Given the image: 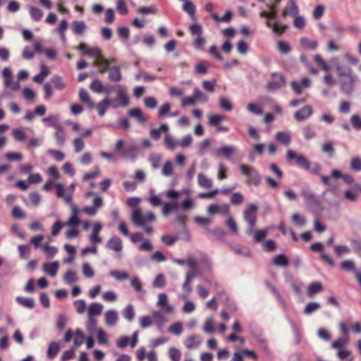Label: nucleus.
<instances>
[{
    "label": "nucleus",
    "instance_id": "7",
    "mask_svg": "<svg viewBox=\"0 0 361 361\" xmlns=\"http://www.w3.org/2000/svg\"><path fill=\"white\" fill-rule=\"evenodd\" d=\"M358 80L357 76L353 73L347 76L346 79H342L340 81L341 90L345 94H351L355 88L356 82Z\"/></svg>",
    "mask_w": 361,
    "mask_h": 361
},
{
    "label": "nucleus",
    "instance_id": "4",
    "mask_svg": "<svg viewBox=\"0 0 361 361\" xmlns=\"http://www.w3.org/2000/svg\"><path fill=\"white\" fill-rule=\"evenodd\" d=\"M189 30L194 37L192 44L195 49L202 50L206 44V39L203 37V28L200 24H192Z\"/></svg>",
    "mask_w": 361,
    "mask_h": 361
},
{
    "label": "nucleus",
    "instance_id": "15",
    "mask_svg": "<svg viewBox=\"0 0 361 361\" xmlns=\"http://www.w3.org/2000/svg\"><path fill=\"white\" fill-rule=\"evenodd\" d=\"M124 141L123 140H119L117 141L115 145V149L118 152H119L123 157H127L134 153L136 147L133 145L127 146L123 148Z\"/></svg>",
    "mask_w": 361,
    "mask_h": 361
},
{
    "label": "nucleus",
    "instance_id": "32",
    "mask_svg": "<svg viewBox=\"0 0 361 361\" xmlns=\"http://www.w3.org/2000/svg\"><path fill=\"white\" fill-rule=\"evenodd\" d=\"M79 98H80L81 102H82L84 103H86L87 104L88 107L90 109H94V103L90 99V97L89 96V94L87 93V92L85 89L81 88L80 90V91H79Z\"/></svg>",
    "mask_w": 361,
    "mask_h": 361
},
{
    "label": "nucleus",
    "instance_id": "24",
    "mask_svg": "<svg viewBox=\"0 0 361 361\" xmlns=\"http://www.w3.org/2000/svg\"><path fill=\"white\" fill-rule=\"evenodd\" d=\"M59 267L58 262H54L51 263H44L43 264L44 271L51 277L56 276Z\"/></svg>",
    "mask_w": 361,
    "mask_h": 361
},
{
    "label": "nucleus",
    "instance_id": "34",
    "mask_svg": "<svg viewBox=\"0 0 361 361\" xmlns=\"http://www.w3.org/2000/svg\"><path fill=\"white\" fill-rule=\"evenodd\" d=\"M178 208V203L174 200L171 202L164 203L162 207V214L164 216H168L171 212Z\"/></svg>",
    "mask_w": 361,
    "mask_h": 361
},
{
    "label": "nucleus",
    "instance_id": "40",
    "mask_svg": "<svg viewBox=\"0 0 361 361\" xmlns=\"http://www.w3.org/2000/svg\"><path fill=\"white\" fill-rule=\"evenodd\" d=\"M183 9L188 13V15L190 16V18L193 20H196V16H195V6H194V4H192V1H186L184 4H183Z\"/></svg>",
    "mask_w": 361,
    "mask_h": 361
},
{
    "label": "nucleus",
    "instance_id": "64",
    "mask_svg": "<svg viewBox=\"0 0 361 361\" xmlns=\"http://www.w3.org/2000/svg\"><path fill=\"white\" fill-rule=\"evenodd\" d=\"M225 117L219 114H213L209 117V124L211 126H218V124L224 120Z\"/></svg>",
    "mask_w": 361,
    "mask_h": 361
},
{
    "label": "nucleus",
    "instance_id": "48",
    "mask_svg": "<svg viewBox=\"0 0 361 361\" xmlns=\"http://www.w3.org/2000/svg\"><path fill=\"white\" fill-rule=\"evenodd\" d=\"M59 350V346L56 342H51L48 346L47 356L50 359L54 358Z\"/></svg>",
    "mask_w": 361,
    "mask_h": 361
},
{
    "label": "nucleus",
    "instance_id": "18",
    "mask_svg": "<svg viewBox=\"0 0 361 361\" xmlns=\"http://www.w3.org/2000/svg\"><path fill=\"white\" fill-rule=\"evenodd\" d=\"M106 247L116 252H120L123 250L122 240L120 238L114 236L109 240Z\"/></svg>",
    "mask_w": 361,
    "mask_h": 361
},
{
    "label": "nucleus",
    "instance_id": "16",
    "mask_svg": "<svg viewBox=\"0 0 361 361\" xmlns=\"http://www.w3.org/2000/svg\"><path fill=\"white\" fill-rule=\"evenodd\" d=\"M313 111L312 108L309 106L306 105L300 110L297 111L294 114V118L298 121H302L307 119L309 117L311 116L312 114Z\"/></svg>",
    "mask_w": 361,
    "mask_h": 361
},
{
    "label": "nucleus",
    "instance_id": "33",
    "mask_svg": "<svg viewBox=\"0 0 361 361\" xmlns=\"http://www.w3.org/2000/svg\"><path fill=\"white\" fill-rule=\"evenodd\" d=\"M87 28L84 21L74 20L72 22L73 32L75 35H82Z\"/></svg>",
    "mask_w": 361,
    "mask_h": 361
},
{
    "label": "nucleus",
    "instance_id": "50",
    "mask_svg": "<svg viewBox=\"0 0 361 361\" xmlns=\"http://www.w3.org/2000/svg\"><path fill=\"white\" fill-rule=\"evenodd\" d=\"M152 321L159 326H162L166 322V319L162 312L157 311L152 314Z\"/></svg>",
    "mask_w": 361,
    "mask_h": 361
},
{
    "label": "nucleus",
    "instance_id": "5",
    "mask_svg": "<svg viewBox=\"0 0 361 361\" xmlns=\"http://www.w3.org/2000/svg\"><path fill=\"white\" fill-rule=\"evenodd\" d=\"M314 61L317 66H318L322 70L325 71V75L323 78L324 82L329 87H332L335 85V80L334 79L331 74L329 73L331 69L330 66L324 60L322 56L316 54L314 56Z\"/></svg>",
    "mask_w": 361,
    "mask_h": 361
},
{
    "label": "nucleus",
    "instance_id": "63",
    "mask_svg": "<svg viewBox=\"0 0 361 361\" xmlns=\"http://www.w3.org/2000/svg\"><path fill=\"white\" fill-rule=\"evenodd\" d=\"M90 88L91 89L92 91L97 93L102 92L104 90V87L102 82L97 79L93 80L91 82Z\"/></svg>",
    "mask_w": 361,
    "mask_h": 361
},
{
    "label": "nucleus",
    "instance_id": "28",
    "mask_svg": "<svg viewBox=\"0 0 361 361\" xmlns=\"http://www.w3.org/2000/svg\"><path fill=\"white\" fill-rule=\"evenodd\" d=\"M103 310V305L98 302L91 303L88 307V317L93 318L94 316L101 314Z\"/></svg>",
    "mask_w": 361,
    "mask_h": 361
},
{
    "label": "nucleus",
    "instance_id": "60",
    "mask_svg": "<svg viewBox=\"0 0 361 361\" xmlns=\"http://www.w3.org/2000/svg\"><path fill=\"white\" fill-rule=\"evenodd\" d=\"M13 137L17 141L23 142L25 140V133L23 128H15L12 131Z\"/></svg>",
    "mask_w": 361,
    "mask_h": 361
},
{
    "label": "nucleus",
    "instance_id": "56",
    "mask_svg": "<svg viewBox=\"0 0 361 361\" xmlns=\"http://www.w3.org/2000/svg\"><path fill=\"white\" fill-rule=\"evenodd\" d=\"M164 143L166 147L171 150L174 149L177 145H179V142L169 134H166L165 136Z\"/></svg>",
    "mask_w": 361,
    "mask_h": 361
},
{
    "label": "nucleus",
    "instance_id": "55",
    "mask_svg": "<svg viewBox=\"0 0 361 361\" xmlns=\"http://www.w3.org/2000/svg\"><path fill=\"white\" fill-rule=\"evenodd\" d=\"M336 70L339 77L346 78L347 76L353 74V71L350 67H343L340 65L336 66Z\"/></svg>",
    "mask_w": 361,
    "mask_h": 361
},
{
    "label": "nucleus",
    "instance_id": "3",
    "mask_svg": "<svg viewBox=\"0 0 361 361\" xmlns=\"http://www.w3.org/2000/svg\"><path fill=\"white\" fill-rule=\"evenodd\" d=\"M131 220L134 225L137 226H142L147 223H152L155 221L156 216L152 212H147L145 214H142L140 208H136L131 214Z\"/></svg>",
    "mask_w": 361,
    "mask_h": 361
},
{
    "label": "nucleus",
    "instance_id": "26",
    "mask_svg": "<svg viewBox=\"0 0 361 361\" xmlns=\"http://www.w3.org/2000/svg\"><path fill=\"white\" fill-rule=\"evenodd\" d=\"M157 306L166 312H171L172 307L168 303V298L165 293H160L158 296Z\"/></svg>",
    "mask_w": 361,
    "mask_h": 361
},
{
    "label": "nucleus",
    "instance_id": "11",
    "mask_svg": "<svg viewBox=\"0 0 361 361\" xmlns=\"http://www.w3.org/2000/svg\"><path fill=\"white\" fill-rule=\"evenodd\" d=\"M310 249L313 252H319L322 260L330 267H332L335 265V262L333 259L329 255L323 252L324 246L321 243H312L310 246Z\"/></svg>",
    "mask_w": 361,
    "mask_h": 361
},
{
    "label": "nucleus",
    "instance_id": "12",
    "mask_svg": "<svg viewBox=\"0 0 361 361\" xmlns=\"http://www.w3.org/2000/svg\"><path fill=\"white\" fill-rule=\"evenodd\" d=\"M348 327L350 328V331L355 334L361 333V324L359 322H352L348 326L345 322H341L339 324V329L343 336L345 337H348L349 335Z\"/></svg>",
    "mask_w": 361,
    "mask_h": 361
},
{
    "label": "nucleus",
    "instance_id": "9",
    "mask_svg": "<svg viewBox=\"0 0 361 361\" xmlns=\"http://www.w3.org/2000/svg\"><path fill=\"white\" fill-rule=\"evenodd\" d=\"M271 76V80L266 85L268 91L279 90L285 85V79L281 74L274 73Z\"/></svg>",
    "mask_w": 361,
    "mask_h": 361
},
{
    "label": "nucleus",
    "instance_id": "45",
    "mask_svg": "<svg viewBox=\"0 0 361 361\" xmlns=\"http://www.w3.org/2000/svg\"><path fill=\"white\" fill-rule=\"evenodd\" d=\"M333 247L335 255L338 257H341L343 255L349 254L350 252V248L346 245H334Z\"/></svg>",
    "mask_w": 361,
    "mask_h": 361
},
{
    "label": "nucleus",
    "instance_id": "59",
    "mask_svg": "<svg viewBox=\"0 0 361 361\" xmlns=\"http://www.w3.org/2000/svg\"><path fill=\"white\" fill-rule=\"evenodd\" d=\"M276 46L279 51L283 54H288L291 50L289 44L283 41H278L276 43Z\"/></svg>",
    "mask_w": 361,
    "mask_h": 361
},
{
    "label": "nucleus",
    "instance_id": "54",
    "mask_svg": "<svg viewBox=\"0 0 361 361\" xmlns=\"http://www.w3.org/2000/svg\"><path fill=\"white\" fill-rule=\"evenodd\" d=\"M267 229L257 230L256 231L253 230V234L252 235L254 237L255 243H260L267 235Z\"/></svg>",
    "mask_w": 361,
    "mask_h": 361
},
{
    "label": "nucleus",
    "instance_id": "10",
    "mask_svg": "<svg viewBox=\"0 0 361 361\" xmlns=\"http://www.w3.org/2000/svg\"><path fill=\"white\" fill-rule=\"evenodd\" d=\"M110 106L114 109H117L118 107V105L115 102L111 99L109 97L106 96L97 104H94V108H96L100 116H103L106 114L108 107Z\"/></svg>",
    "mask_w": 361,
    "mask_h": 361
},
{
    "label": "nucleus",
    "instance_id": "41",
    "mask_svg": "<svg viewBox=\"0 0 361 361\" xmlns=\"http://www.w3.org/2000/svg\"><path fill=\"white\" fill-rule=\"evenodd\" d=\"M50 83L53 87L59 90H62L66 87L63 79L59 75H54L51 78Z\"/></svg>",
    "mask_w": 361,
    "mask_h": 361
},
{
    "label": "nucleus",
    "instance_id": "46",
    "mask_svg": "<svg viewBox=\"0 0 361 361\" xmlns=\"http://www.w3.org/2000/svg\"><path fill=\"white\" fill-rule=\"evenodd\" d=\"M41 248L42 249L45 255L49 257L54 256L58 252L57 247L49 245L47 243H44L41 245Z\"/></svg>",
    "mask_w": 361,
    "mask_h": 361
},
{
    "label": "nucleus",
    "instance_id": "62",
    "mask_svg": "<svg viewBox=\"0 0 361 361\" xmlns=\"http://www.w3.org/2000/svg\"><path fill=\"white\" fill-rule=\"evenodd\" d=\"M87 55L95 58L96 60H101V59L104 58L101 50L97 47L90 48Z\"/></svg>",
    "mask_w": 361,
    "mask_h": 361
},
{
    "label": "nucleus",
    "instance_id": "47",
    "mask_svg": "<svg viewBox=\"0 0 361 361\" xmlns=\"http://www.w3.org/2000/svg\"><path fill=\"white\" fill-rule=\"evenodd\" d=\"M302 133L306 140L313 139L316 136L315 130L310 125H307L302 128Z\"/></svg>",
    "mask_w": 361,
    "mask_h": 361
},
{
    "label": "nucleus",
    "instance_id": "14",
    "mask_svg": "<svg viewBox=\"0 0 361 361\" xmlns=\"http://www.w3.org/2000/svg\"><path fill=\"white\" fill-rule=\"evenodd\" d=\"M50 126L54 127L55 128L54 137L56 138L57 145L59 146H63L66 140L64 129L61 126L56 123H51L50 124Z\"/></svg>",
    "mask_w": 361,
    "mask_h": 361
},
{
    "label": "nucleus",
    "instance_id": "37",
    "mask_svg": "<svg viewBox=\"0 0 361 361\" xmlns=\"http://www.w3.org/2000/svg\"><path fill=\"white\" fill-rule=\"evenodd\" d=\"M16 300L19 305L26 308L32 309L35 307V301L31 298L18 296Z\"/></svg>",
    "mask_w": 361,
    "mask_h": 361
},
{
    "label": "nucleus",
    "instance_id": "23",
    "mask_svg": "<svg viewBox=\"0 0 361 361\" xmlns=\"http://www.w3.org/2000/svg\"><path fill=\"white\" fill-rule=\"evenodd\" d=\"M275 140L279 143L288 146L291 142V135L287 131H279L276 133Z\"/></svg>",
    "mask_w": 361,
    "mask_h": 361
},
{
    "label": "nucleus",
    "instance_id": "6",
    "mask_svg": "<svg viewBox=\"0 0 361 361\" xmlns=\"http://www.w3.org/2000/svg\"><path fill=\"white\" fill-rule=\"evenodd\" d=\"M286 160L288 162L295 161V164L305 170L310 169L311 162L303 155L298 154L296 152L288 149L286 154Z\"/></svg>",
    "mask_w": 361,
    "mask_h": 361
},
{
    "label": "nucleus",
    "instance_id": "42",
    "mask_svg": "<svg viewBox=\"0 0 361 361\" xmlns=\"http://www.w3.org/2000/svg\"><path fill=\"white\" fill-rule=\"evenodd\" d=\"M322 290V285L319 282H314L310 283L307 288V295L312 298L314 294L320 292Z\"/></svg>",
    "mask_w": 361,
    "mask_h": 361
},
{
    "label": "nucleus",
    "instance_id": "27",
    "mask_svg": "<svg viewBox=\"0 0 361 361\" xmlns=\"http://www.w3.org/2000/svg\"><path fill=\"white\" fill-rule=\"evenodd\" d=\"M118 319V313L116 310H110L105 313L104 319L108 326H114L116 324Z\"/></svg>",
    "mask_w": 361,
    "mask_h": 361
},
{
    "label": "nucleus",
    "instance_id": "61",
    "mask_svg": "<svg viewBox=\"0 0 361 361\" xmlns=\"http://www.w3.org/2000/svg\"><path fill=\"white\" fill-rule=\"evenodd\" d=\"M123 317L128 321H131L135 317V312L132 305H128L126 306L123 311Z\"/></svg>",
    "mask_w": 361,
    "mask_h": 361
},
{
    "label": "nucleus",
    "instance_id": "39",
    "mask_svg": "<svg viewBox=\"0 0 361 361\" xmlns=\"http://www.w3.org/2000/svg\"><path fill=\"white\" fill-rule=\"evenodd\" d=\"M196 277V274L194 271H190L186 274L185 281L183 284V289L188 293H190L192 290L190 286L191 281Z\"/></svg>",
    "mask_w": 361,
    "mask_h": 361
},
{
    "label": "nucleus",
    "instance_id": "21",
    "mask_svg": "<svg viewBox=\"0 0 361 361\" xmlns=\"http://www.w3.org/2000/svg\"><path fill=\"white\" fill-rule=\"evenodd\" d=\"M108 78L111 82L121 81L122 80L121 68L118 66L110 67L108 72Z\"/></svg>",
    "mask_w": 361,
    "mask_h": 361
},
{
    "label": "nucleus",
    "instance_id": "2",
    "mask_svg": "<svg viewBox=\"0 0 361 361\" xmlns=\"http://www.w3.org/2000/svg\"><path fill=\"white\" fill-rule=\"evenodd\" d=\"M239 168L240 172L247 177V184L257 186L261 183L262 176L252 166L240 164Z\"/></svg>",
    "mask_w": 361,
    "mask_h": 361
},
{
    "label": "nucleus",
    "instance_id": "53",
    "mask_svg": "<svg viewBox=\"0 0 361 361\" xmlns=\"http://www.w3.org/2000/svg\"><path fill=\"white\" fill-rule=\"evenodd\" d=\"M183 330V326L182 323L176 322L173 324L168 329L169 332L171 333L176 336H179Z\"/></svg>",
    "mask_w": 361,
    "mask_h": 361
},
{
    "label": "nucleus",
    "instance_id": "57",
    "mask_svg": "<svg viewBox=\"0 0 361 361\" xmlns=\"http://www.w3.org/2000/svg\"><path fill=\"white\" fill-rule=\"evenodd\" d=\"M350 167L353 171H361V159L358 157L352 158L350 163Z\"/></svg>",
    "mask_w": 361,
    "mask_h": 361
},
{
    "label": "nucleus",
    "instance_id": "43",
    "mask_svg": "<svg viewBox=\"0 0 361 361\" xmlns=\"http://www.w3.org/2000/svg\"><path fill=\"white\" fill-rule=\"evenodd\" d=\"M265 24L267 27L272 28L273 31L279 35H281L283 32H285V30L287 28L286 25H283L278 23H274V24H271V22H269V20H267Z\"/></svg>",
    "mask_w": 361,
    "mask_h": 361
},
{
    "label": "nucleus",
    "instance_id": "30",
    "mask_svg": "<svg viewBox=\"0 0 361 361\" xmlns=\"http://www.w3.org/2000/svg\"><path fill=\"white\" fill-rule=\"evenodd\" d=\"M300 44L303 49L307 50H314L318 46L317 41L306 37H302L300 39Z\"/></svg>",
    "mask_w": 361,
    "mask_h": 361
},
{
    "label": "nucleus",
    "instance_id": "51",
    "mask_svg": "<svg viewBox=\"0 0 361 361\" xmlns=\"http://www.w3.org/2000/svg\"><path fill=\"white\" fill-rule=\"evenodd\" d=\"M110 276L118 281H124L129 279V275L126 271H121L118 270L111 271Z\"/></svg>",
    "mask_w": 361,
    "mask_h": 361
},
{
    "label": "nucleus",
    "instance_id": "29",
    "mask_svg": "<svg viewBox=\"0 0 361 361\" xmlns=\"http://www.w3.org/2000/svg\"><path fill=\"white\" fill-rule=\"evenodd\" d=\"M236 148L234 146H224L216 150L219 155H222L227 159H231V156L235 152Z\"/></svg>",
    "mask_w": 361,
    "mask_h": 361
},
{
    "label": "nucleus",
    "instance_id": "31",
    "mask_svg": "<svg viewBox=\"0 0 361 361\" xmlns=\"http://www.w3.org/2000/svg\"><path fill=\"white\" fill-rule=\"evenodd\" d=\"M211 16L216 23L221 22L229 23L232 20L233 13L231 11L228 10L226 11L225 14L222 17H219L215 13H212Z\"/></svg>",
    "mask_w": 361,
    "mask_h": 361
},
{
    "label": "nucleus",
    "instance_id": "1",
    "mask_svg": "<svg viewBox=\"0 0 361 361\" xmlns=\"http://www.w3.org/2000/svg\"><path fill=\"white\" fill-rule=\"evenodd\" d=\"M257 209L258 207L255 204L251 203L243 212L244 219L248 224V226L245 230V233L249 236H252L253 234V229H255L257 224Z\"/></svg>",
    "mask_w": 361,
    "mask_h": 361
},
{
    "label": "nucleus",
    "instance_id": "52",
    "mask_svg": "<svg viewBox=\"0 0 361 361\" xmlns=\"http://www.w3.org/2000/svg\"><path fill=\"white\" fill-rule=\"evenodd\" d=\"M219 106L221 109L226 111H231L233 109V104L228 98L224 97L219 98Z\"/></svg>",
    "mask_w": 361,
    "mask_h": 361
},
{
    "label": "nucleus",
    "instance_id": "25",
    "mask_svg": "<svg viewBox=\"0 0 361 361\" xmlns=\"http://www.w3.org/2000/svg\"><path fill=\"white\" fill-rule=\"evenodd\" d=\"M271 264L276 267H287L289 265V261L286 255L279 254L272 259Z\"/></svg>",
    "mask_w": 361,
    "mask_h": 361
},
{
    "label": "nucleus",
    "instance_id": "8",
    "mask_svg": "<svg viewBox=\"0 0 361 361\" xmlns=\"http://www.w3.org/2000/svg\"><path fill=\"white\" fill-rule=\"evenodd\" d=\"M87 329L90 335L86 338H93L95 333H97V338H105L106 334L101 329L97 328V321L95 319L88 317Z\"/></svg>",
    "mask_w": 361,
    "mask_h": 361
},
{
    "label": "nucleus",
    "instance_id": "38",
    "mask_svg": "<svg viewBox=\"0 0 361 361\" xmlns=\"http://www.w3.org/2000/svg\"><path fill=\"white\" fill-rule=\"evenodd\" d=\"M209 64L206 61H200L195 65L194 73L204 75L208 72Z\"/></svg>",
    "mask_w": 361,
    "mask_h": 361
},
{
    "label": "nucleus",
    "instance_id": "19",
    "mask_svg": "<svg viewBox=\"0 0 361 361\" xmlns=\"http://www.w3.org/2000/svg\"><path fill=\"white\" fill-rule=\"evenodd\" d=\"M117 100L118 106H126L129 104V98L126 91L120 86L116 87Z\"/></svg>",
    "mask_w": 361,
    "mask_h": 361
},
{
    "label": "nucleus",
    "instance_id": "36",
    "mask_svg": "<svg viewBox=\"0 0 361 361\" xmlns=\"http://www.w3.org/2000/svg\"><path fill=\"white\" fill-rule=\"evenodd\" d=\"M128 115L131 117L135 118L139 123H145L147 118L143 115L142 110L139 108H134L128 111Z\"/></svg>",
    "mask_w": 361,
    "mask_h": 361
},
{
    "label": "nucleus",
    "instance_id": "44",
    "mask_svg": "<svg viewBox=\"0 0 361 361\" xmlns=\"http://www.w3.org/2000/svg\"><path fill=\"white\" fill-rule=\"evenodd\" d=\"M198 184L204 188H209L212 186V180L203 173H199L197 176Z\"/></svg>",
    "mask_w": 361,
    "mask_h": 361
},
{
    "label": "nucleus",
    "instance_id": "49",
    "mask_svg": "<svg viewBox=\"0 0 361 361\" xmlns=\"http://www.w3.org/2000/svg\"><path fill=\"white\" fill-rule=\"evenodd\" d=\"M340 267L341 269L346 271H353L354 273L356 271L355 264L353 260L346 259L343 261L340 264Z\"/></svg>",
    "mask_w": 361,
    "mask_h": 361
},
{
    "label": "nucleus",
    "instance_id": "35",
    "mask_svg": "<svg viewBox=\"0 0 361 361\" xmlns=\"http://www.w3.org/2000/svg\"><path fill=\"white\" fill-rule=\"evenodd\" d=\"M27 8L33 20L37 22L42 20L43 17V12L42 10L33 6H29Z\"/></svg>",
    "mask_w": 361,
    "mask_h": 361
},
{
    "label": "nucleus",
    "instance_id": "22",
    "mask_svg": "<svg viewBox=\"0 0 361 361\" xmlns=\"http://www.w3.org/2000/svg\"><path fill=\"white\" fill-rule=\"evenodd\" d=\"M83 340H74V344L72 348L70 350L63 352L61 356V361H68L73 358L75 355V349L77 348L80 345L83 344Z\"/></svg>",
    "mask_w": 361,
    "mask_h": 361
},
{
    "label": "nucleus",
    "instance_id": "58",
    "mask_svg": "<svg viewBox=\"0 0 361 361\" xmlns=\"http://www.w3.org/2000/svg\"><path fill=\"white\" fill-rule=\"evenodd\" d=\"M166 285V279L164 274H159L154 279L152 286L154 288H163Z\"/></svg>",
    "mask_w": 361,
    "mask_h": 361
},
{
    "label": "nucleus",
    "instance_id": "20",
    "mask_svg": "<svg viewBox=\"0 0 361 361\" xmlns=\"http://www.w3.org/2000/svg\"><path fill=\"white\" fill-rule=\"evenodd\" d=\"M111 64V61L108 60L106 58H102L101 60H95L92 63V66L94 67H99L98 73L99 74H104L106 72H109V65Z\"/></svg>",
    "mask_w": 361,
    "mask_h": 361
},
{
    "label": "nucleus",
    "instance_id": "17",
    "mask_svg": "<svg viewBox=\"0 0 361 361\" xmlns=\"http://www.w3.org/2000/svg\"><path fill=\"white\" fill-rule=\"evenodd\" d=\"M299 12V9L295 4L294 0H289L286 7L283 8L281 13L282 17H286L288 16H295Z\"/></svg>",
    "mask_w": 361,
    "mask_h": 361
},
{
    "label": "nucleus",
    "instance_id": "13",
    "mask_svg": "<svg viewBox=\"0 0 361 361\" xmlns=\"http://www.w3.org/2000/svg\"><path fill=\"white\" fill-rule=\"evenodd\" d=\"M2 74L6 87H11L13 90H17L19 88V84L13 80L11 71L8 68H4Z\"/></svg>",
    "mask_w": 361,
    "mask_h": 361
}]
</instances>
